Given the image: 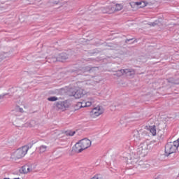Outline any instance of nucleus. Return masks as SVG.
<instances>
[{
    "instance_id": "obj_1",
    "label": "nucleus",
    "mask_w": 179,
    "mask_h": 179,
    "mask_svg": "<svg viewBox=\"0 0 179 179\" xmlns=\"http://www.w3.org/2000/svg\"><path fill=\"white\" fill-rule=\"evenodd\" d=\"M90 146H92V141L90 139L84 138L76 143L73 150L77 153H80L85 149L90 148Z\"/></svg>"
},
{
    "instance_id": "obj_2",
    "label": "nucleus",
    "mask_w": 179,
    "mask_h": 179,
    "mask_svg": "<svg viewBox=\"0 0 179 179\" xmlns=\"http://www.w3.org/2000/svg\"><path fill=\"white\" fill-rule=\"evenodd\" d=\"M151 149L152 143L150 141H144L138 145L137 148V153L139 155V156L145 157V156H146V155L150 152Z\"/></svg>"
},
{
    "instance_id": "obj_3",
    "label": "nucleus",
    "mask_w": 179,
    "mask_h": 179,
    "mask_svg": "<svg viewBox=\"0 0 179 179\" xmlns=\"http://www.w3.org/2000/svg\"><path fill=\"white\" fill-rule=\"evenodd\" d=\"M179 146V138L174 142H169L165 145V153L169 156L173 153H176Z\"/></svg>"
},
{
    "instance_id": "obj_4",
    "label": "nucleus",
    "mask_w": 179,
    "mask_h": 179,
    "mask_svg": "<svg viewBox=\"0 0 179 179\" xmlns=\"http://www.w3.org/2000/svg\"><path fill=\"white\" fill-rule=\"evenodd\" d=\"M29 151V146L24 145L20 148H18L15 152L14 156L15 159H22V157H24L26 155H27V152Z\"/></svg>"
},
{
    "instance_id": "obj_5",
    "label": "nucleus",
    "mask_w": 179,
    "mask_h": 179,
    "mask_svg": "<svg viewBox=\"0 0 179 179\" xmlns=\"http://www.w3.org/2000/svg\"><path fill=\"white\" fill-rule=\"evenodd\" d=\"M104 113V108L103 106H97L96 107L92 108V110L90 112V115L91 118H97V117H100L101 114Z\"/></svg>"
},
{
    "instance_id": "obj_6",
    "label": "nucleus",
    "mask_w": 179,
    "mask_h": 179,
    "mask_svg": "<svg viewBox=\"0 0 179 179\" xmlns=\"http://www.w3.org/2000/svg\"><path fill=\"white\" fill-rule=\"evenodd\" d=\"M114 76H117L118 78L122 76V75H129L131 76V75H135V71L131 69H121L116 71L114 74Z\"/></svg>"
},
{
    "instance_id": "obj_7",
    "label": "nucleus",
    "mask_w": 179,
    "mask_h": 179,
    "mask_svg": "<svg viewBox=\"0 0 179 179\" xmlns=\"http://www.w3.org/2000/svg\"><path fill=\"white\" fill-rule=\"evenodd\" d=\"M85 94H86V92L80 87H76L74 92L72 93V95L75 99H82Z\"/></svg>"
},
{
    "instance_id": "obj_8",
    "label": "nucleus",
    "mask_w": 179,
    "mask_h": 179,
    "mask_svg": "<svg viewBox=\"0 0 179 179\" xmlns=\"http://www.w3.org/2000/svg\"><path fill=\"white\" fill-rule=\"evenodd\" d=\"M68 59V55L66 53H61L58 55L56 57L52 58V62H57V61L59 62H62L65 61V59Z\"/></svg>"
},
{
    "instance_id": "obj_9",
    "label": "nucleus",
    "mask_w": 179,
    "mask_h": 179,
    "mask_svg": "<svg viewBox=\"0 0 179 179\" xmlns=\"http://www.w3.org/2000/svg\"><path fill=\"white\" fill-rule=\"evenodd\" d=\"M101 11L103 13H108V15H111L115 12V7H114V6H108V7L101 8Z\"/></svg>"
},
{
    "instance_id": "obj_10",
    "label": "nucleus",
    "mask_w": 179,
    "mask_h": 179,
    "mask_svg": "<svg viewBox=\"0 0 179 179\" xmlns=\"http://www.w3.org/2000/svg\"><path fill=\"white\" fill-rule=\"evenodd\" d=\"M143 134V131H142V130H134L133 131V140L135 142H139V141H141V134Z\"/></svg>"
},
{
    "instance_id": "obj_11",
    "label": "nucleus",
    "mask_w": 179,
    "mask_h": 179,
    "mask_svg": "<svg viewBox=\"0 0 179 179\" xmlns=\"http://www.w3.org/2000/svg\"><path fill=\"white\" fill-rule=\"evenodd\" d=\"M83 101L84 107H90L92 104H94V103H96V99L93 97H90L85 101Z\"/></svg>"
},
{
    "instance_id": "obj_12",
    "label": "nucleus",
    "mask_w": 179,
    "mask_h": 179,
    "mask_svg": "<svg viewBox=\"0 0 179 179\" xmlns=\"http://www.w3.org/2000/svg\"><path fill=\"white\" fill-rule=\"evenodd\" d=\"M33 169H31V166L30 165H24L21 169L20 170L21 174H27L30 173Z\"/></svg>"
},
{
    "instance_id": "obj_13",
    "label": "nucleus",
    "mask_w": 179,
    "mask_h": 179,
    "mask_svg": "<svg viewBox=\"0 0 179 179\" xmlns=\"http://www.w3.org/2000/svg\"><path fill=\"white\" fill-rule=\"evenodd\" d=\"M55 107L57 110H65L68 106L66 105V101H59L56 103Z\"/></svg>"
},
{
    "instance_id": "obj_14",
    "label": "nucleus",
    "mask_w": 179,
    "mask_h": 179,
    "mask_svg": "<svg viewBox=\"0 0 179 179\" xmlns=\"http://www.w3.org/2000/svg\"><path fill=\"white\" fill-rule=\"evenodd\" d=\"M137 163L138 166H142L143 169H147L150 166L147 161L141 160L138 161Z\"/></svg>"
},
{
    "instance_id": "obj_15",
    "label": "nucleus",
    "mask_w": 179,
    "mask_h": 179,
    "mask_svg": "<svg viewBox=\"0 0 179 179\" xmlns=\"http://www.w3.org/2000/svg\"><path fill=\"white\" fill-rule=\"evenodd\" d=\"M47 149H48L47 145H41L39 148H38V153H45V152H47Z\"/></svg>"
},
{
    "instance_id": "obj_16",
    "label": "nucleus",
    "mask_w": 179,
    "mask_h": 179,
    "mask_svg": "<svg viewBox=\"0 0 179 179\" xmlns=\"http://www.w3.org/2000/svg\"><path fill=\"white\" fill-rule=\"evenodd\" d=\"M149 131L152 134V136H156V126H150Z\"/></svg>"
},
{
    "instance_id": "obj_17",
    "label": "nucleus",
    "mask_w": 179,
    "mask_h": 179,
    "mask_svg": "<svg viewBox=\"0 0 179 179\" xmlns=\"http://www.w3.org/2000/svg\"><path fill=\"white\" fill-rule=\"evenodd\" d=\"M115 7V12H118L120 10H122V4H115V6H113Z\"/></svg>"
},
{
    "instance_id": "obj_18",
    "label": "nucleus",
    "mask_w": 179,
    "mask_h": 179,
    "mask_svg": "<svg viewBox=\"0 0 179 179\" xmlns=\"http://www.w3.org/2000/svg\"><path fill=\"white\" fill-rule=\"evenodd\" d=\"M135 3L137 5V6H140V8H145V6H146L144 1H137Z\"/></svg>"
},
{
    "instance_id": "obj_19",
    "label": "nucleus",
    "mask_w": 179,
    "mask_h": 179,
    "mask_svg": "<svg viewBox=\"0 0 179 179\" xmlns=\"http://www.w3.org/2000/svg\"><path fill=\"white\" fill-rule=\"evenodd\" d=\"M75 134H76V131H72L71 130L66 131V135L67 136H73V135H75Z\"/></svg>"
},
{
    "instance_id": "obj_20",
    "label": "nucleus",
    "mask_w": 179,
    "mask_h": 179,
    "mask_svg": "<svg viewBox=\"0 0 179 179\" xmlns=\"http://www.w3.org/2000/svg\"><path fill=\"white\" fill-rule=\"evenodd\" d=\"M48 101H57L58 100V97L57 96H50L48 98Z\"/></svg>"
},
{
    "instance_id": "obj_21",
    "label": "nucleus",
    "mask_w": 179,
    "mask_h": 179,
    "mask_svg": "<svg viewBox=\"0 0 179 179\" xmlns=\"http://www.w3.org/2000/svg\"><path fill=\"white\" fill-rule=\"evenodd\" d=\"M77 107H78V108H84L85 106H83V101L81 102H78L76 104Z\"/></svg>"
},
{
    "instance_id": "obj_22",
    "label": "nucleus",
    "mask_w": 179,
    "mask_h": 179,
    "mask_svg": "<svg viewBox=\"0 0 179 179\" xmlns=\"http://www.w3.org/2000/svg\"><path fill=\"white\" fill-rule=\"evenodd\" d=\"M6 55H8V53H0V62L2 61Z\"/></svg>"
},
{
    "instance_id": "obj_23",
    "label": "nucleus",
    "mask_w": 179,
    "mask_h": 179,
    "mask_svg": "<svg viewBox=\"0 0 179 179\" xmlns=\"http://www.w3.org/2000/svg\"><path fill=\"white\" fill-rule=\"evenodd\" d=\"M91 179H103V176L100 174H96Z\"/></svg>"
},
{
    "instance_id": "obj_24",
    "label": "nucleus",
    "mask_w": 179,
    "mask_h": 179,
    "mask_svg": "<svg viewBox=\"0 0 179 179\" xmlns=\"http://www.w3.org/2000/svg\"><path fill=\"white\" fill-rule=\"evenodd\" d=\"M29 127H34V125H36V122L34 120H31L29 122Z\"/></svg>"
},
{
    "instance_id": "obj_25",
    "label": "nucleus",
    "mask_w": 179,
    "mask_h": 179,
    "mask_svg": "<svg viewBox=\"0 0 179 179\" xmlns=\"http://www.w3.org/2000/svg\"><path fill=\"white\" fill-rule=\"evenodd\" d=\"M157 21H155V22H150L148 24L149 26H152V27H155V26H156V24H157Z\"/></svg>"
},
{
    "instance_id": "obj_26",
    "label": "nucleus",
    "mask_w": 179,
    "mask_h": 179,
    "mask_svg": "<svg viewBox=\"0 0 179 179\" xmlns=\"http://www.w3.org/2000/svg\"><path fill=\"white\" fill-rule=\"evenodd\" d=\"M19 110L20 111V113H23V108H19Z\"/></svg>"
},
{
    "instance_id": "obj_27",
    "label": "nucleus",
    "mask_w": 179,
    "mask_h": 179,
    "mask_svg": "<svg viewBox=\"0 0 179 179\" xmlns=\"http://www.w3.org/2000/svg\"><path fill=\"white\" fill-rule=\"evenodd\" d=\"M87 71H92V69H87Z\"/></svg>"
}]
</instances>
